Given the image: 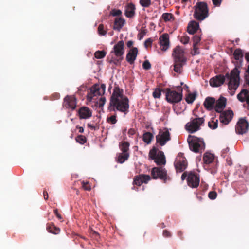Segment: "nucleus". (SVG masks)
I'll return each mask as SVG.
<instances>
[{
	"instance_id": "nucleus-10",
	"label": "nucleus",
	"mask_w": 249,
	"mask_h": 249,
	"mask_svg": "<svg viewBox=\"0 0 249 249\" xmlns=\"http://www.w3.org/2000/svg\"><path fill=\"white\" fill-rule=\"evenodd\" d=\"M106 90V85L105 84H95L90 89V92L87 94V100L91 101L93 97L100 96L104 94Z\"/></svg>"
},
{
	"instance_id": "nucleus-28",
	"label": "nucleus",
	"mask_w": 249,
	"mask_h": 249,
	"mask_svg": "<svg viewBox=\"0 0 249 249\" xmlns=\"http://www.w3.org/2000/svg\"><path fill=\"white\" fill-rule=\"evenodd\" d=\"M233 56L235 60L239 61L240 66L239 67L241 66L243 58V53L242 50L240 48L235 49L233 52Z\"/></svg>"
},
{
	"instance_id": "nucleus-39",
	"label": "nucleus",
	"mask_w": 249,
	"mask_h": 249,
	"mask_svg": "<svg viewBox=\"0 0 249 249\" xmlns=\"http://www.w3.org/2000/svg\"><path fill=\"white\" fill-rule=\"evenodd\" d=\"M157 149L155 147H153L151 150H150L149 153V157L152 160H154L156 158L157 155Z\"/></svg>"
},
{
	"instance_id": "nucleus-6",
	"label": "nucleus",
	"mask_w": 249,
	"mask_h": 249,
	"mask_svg": "<svg viewBox=\"0 0 249 249\" xmlns=\"http://www.w3.org/2000/svg\"><path fill=\"white\" fill-rule=\"evenodd\" d=\"M194 18L198 20H203L208 16L209 9L205 2H198L194 6Z\"/></svg>"
},
{
	"instance_id": "nucleus-52",
	"label": "nucleus",
	"mask_w": 249,
	"mask_h": 249,
	"mask_svg": "<svg viewBox=\"0 0 249 249\" xmlns=\"http://www.w3.org/2000/svg\"><path fill=\"white\" fill-rule=\"evenodd\" d=\"M106 102V98L104 97H101L99 100V107H102Z\"/></svg>"
},
{
	"instance_id": "nucleus-57",
	"label": "nucleus",
	"mask_w": 249,
	"mask_h": 249,
	"mask_svg": "<svg viewBox=\"0 0 249 249\" xmlns=\"http://www.w3.org/2000/svg\"><path fill=\"white\" fill-rule=\"evenodd\" d=\"M54 213L55 215L56 216V217L59 219H62V217L61 216V214L60 213H59L58 210L57 209H55L54 210Z\"/></svg>"
},
{
	"instance_id": "nucleus-15",
	"label": "nucleus",
	"mask_w": 249,
	"mask_h": 249,
	"mask_svg": "<svg viewBox=\"0 0 249 249\" xmlns=\"http://www.w3.org/2000/svg\"><path fill=\"white\" fill-rule=\"evenodd\" d=\"M220 113V122L225 125L228 124L233 118V111L232 110H227Z\"/></svg>"
},
{
	"instance_id": "nucleus-22",
	"label": "nucleus",
	"mask_w": 249,
	"mask_h": 249,
	"mask_svg": "<svg viewBox=\"0 0 249 249\" xmlns=\"http://www.w3.org/2000/svg\"><path fill=\"white\" fill-rule=\"evenodd\" d=\"M78 113L80 119H88L92 116L91 110L86 107H81L79 109Z\"/></svg>"
},
{
	"instance_id": "nucleus-20",
	"label": "nucleus",
	"mask_w": 249,
	"mask_h": 249,
	"mask_svg": "<svg viewBox=\"0 0 249 249\" xmlns=\"http://www.w3.org/2000/svg\"><path fill=\"white\" fill-rule=\"evenodd\" d=\"M138 52V49L136 47H133L126 54V60L129 64L134 63L136 59Z\"/></svg>"
},
{
	"instance_id": "nucleus-25",
	"label": "nucleus",
	"mask_w": 249,
	"mask_h": 249,
	"mask_svg": "<svg viewBox=\"0 0 249 249\" xmlns=\"http://www.w3.org/2000/svg\"><path fill=\"white\" fill-rule=\"evenodd\" d=\"M199 27L198 23L196 21H191L188 24L187 31L190 34L193 35L198 30Z\"/></svg>"
},
{
	"instance_id": "nucleus-62",
	"label": "nucleus",
	"mask_w": 249,
	"mask_h": 249,
	"mask_svg": "<svg viewBox=\"0 0 249 249\" xmlns=\"http://www.w3.org/2000/svg\"><path fill=\"white\" fill-rule=\"evenodd\" d=\"M133 41H132V40H129L127 42V46L128 47V48H130L132 46V45H133Z\"/></svg>"
},
{
	"instance_id": "nucleus-48",
	"label": "nucleus",
	"mask_w": 249,
	"mask_h": 249,
	"mask_svg": "<svg viewBox=\"0 0 249 249\" xmlns=\"http://www.w3.org/2000/svg\"><path fill=\"white\" fill-rule=\"evenodd\" d=\"M147 33L146 30H142L138 35V38L139 40H141Z\"/></svg>"
},
{
	"instance_id": "nucleus-3",
	"label": "nucleus",
	"mask_w": 249,
	"mask_h": 249,
	"mask_svg": "<svg viewBox=\"0 0 249 249\" xmlns=\"http://www.w3.org/2000/svg\"><path fill=\"white\" fill-rule=\"evenodd\" d=\"M173 70L178 74L183 71V67L186 64L187 58L184 55V50L179 46H176L173 51Z\"/></svg>"
},
{
	"instance_id": "nucleus-63",
	"label": "nucleus",
	"mask_w": 249,
	"mask_h": 249,
	"mask_svg": "<svg viewBox=\"0 0 249 249\" xmlns=\"http://www.w3.org/2000/svg\"><path fill=\"white\" fill-rule=\"evenodd\" d=\"M178 236L181 239H183V232L181 231H179L177 232Z\"/></svg>"
},
{
	"instance_id": "nucleus-41",
	"label": "nucleus",
	"mask_w": 249,
	"mask_h": 249,
	"mask_svg": "<svg viewBox=\"0 0 249 249\" xmlns=\"http://www.w3.org/2000/svg\"><path fill=\"white\" fill-rule=\"evenodd\" d=\"M98 33L100 36H106L107 34V31L104 29V25L101 24L98 27Z\"/></svg>"
},
{
	"instance_id": "nucleus-60",
	"label": "nucleus",
	"mask_w": 249,
	"mask_h": 249,
	"mask_svg": "<svg viewBox=\"0 0 249 249\" xmlns=\"http://www.w3.org/2000/svg\"><path fill=\"white\" fill-rule=\"evenodd\" d=\"M229 151V148L228 147L226 148V149H223L222 150V156L223 157H225V154L227 152H228Z\"/></svg>"
},
{
	"instance_id": "nucleus-29",
	"label": "nucleus",
	"mask_w": 249,
	"mask_h": 249,
	"mask_svg": "<svg viewBox=\"0 0 249 249\" xmlns=\"http://www.w3.org/2000/svg\"><path fill=\"white\" fill-rule=\"evenodd\" d=\"M46 228L48 232L54 234H57L60 231V229L56 227L53 223L48 224Z\"/></svg>"
},
{
	"instance_id": "nucleus-53",
	"label": "nucleus",
	"mask_w": 249,
	"mask_h": 249,
	"mask_svg": "<svg viewBox=\"0 0 249 249\" xmlns=\"http://www.w3.org/2000/svg\"><path fill=\"white\" fill-rule=\"evenodd\" d=\"M82 187L85 190L89 191L91 189L90 186L88 182H82Z\"/></svg>"
},
{
	"instance_id": "nucleus-27",
	"label": "nucleus",
	"mask_w": 249,
	"mask_h": 249,
	"mask_svg": "<svg viewBox=\"0 0 249 249\" xmlns=\"http://www.w3.org/2000/svg\"><path fill=\"white\" fill-rule=\"evenodd\" d=\"M135 6L133 3L128 4L125 10V15L128 18H132L135 15Z\"/></svg>"
},
{
	"instance_id": "nucleus-56",
	"label": "nucleus",
	"mask_w": 249,
	"mask_h": 249,
	"mask_svg": "<svg viewBox=\"0 0 249 249\" xmlns=\"http://www.w3.org/2000/svg\"><path fill=\"white\" fill-rule=\"evenodd\" d=\"M222 0H212L213 5L216 6H219Z\"/></svg>"
},
{
	"instance_id": "nucleus-2",
	"label": "nucleus",
	"mask_w": 249,
	"mask_h": 249,
	"mask_svg": "<svg viewBox=\"0 0 249 249\" xmlns=\"http://www.w3.org/2000/svg\"><path fill=\"white\" fill-rule=\"evenodd\" d=\"M240 71L236 66L229 74L227 73L225 76L219 74L210 79V85L213 87H218L222 85L227 78L229 80L228 89L231 91V94L233 95L240 84Z\"/></svg>"
},
{
	"instance_id": "nucleus-58",
	"label": "nucleus",
	"mask_w": 249,
	"mask_h": 249,
	"mask_svg": "<svg viewBox=\"0 0 249 249\" xmlns=\"http://www.w3.org/2000/svg\"><path fill=\"white\" fill-rule=\"evenodd\" d=\"M135 133L136 131L135 129L133 128L130 129L128 131V134L130 137L134 135L135 134Z\"/></svg>"
},
{
	"instance_id": "nucleus-38",
	"label": "nucleus",
	"mask_w": 249,
	"mask_h": 249,
	"mask_svg": "<svg viewBox=\"0 0 249 249\" xmlns=\"http://www.w3.org/2000/svg\"><path fill=\"white\" fill-rule=\"evenodd\" d=\"M106 55V52L104 51H97L94 53V56L97 59H101L104 58Z\"/></svg>"
},
{
	"instance_id": "nucleus-46",
	"label": "nucleus",
	"mask_w": 249,
	"mask_h": 249,
	"mask_svg": "<svg viewBox=\"0 0 249 249\" xmlns=\"http://www.w3.org/2000/svg\"><path fill=\"white\" fill-rule=\"evenodd\" d=\"M217 194L215 191H210L208 194V197L211 200L215 199L217 197Z\"/></svg>"
},
{
	"instance_id": "nucleus-33",
	"label": "nucleus",
	"mask_w": 249,
	"mask_h": 249,
	"mask_svg": "<svg viewBox=\"0 0 249 249\" xmlns=\"http://www.w3.org/2000/svg\"><path fill=\"white\" fill-rule=\"evenodd\" d=\"M218 121L215 118H212V120L208 122V125L212 129H215L217 128Z\"/></svg>"
},
{
	"instance_id": "nucleus-47",
	"label": "nucleus",
	"mask_w": 249,
	"mask_h": 249,
	"mask_svg": "<svg viewBox=\"0 0 249 249\" xmlns=\"http://www.w3.org/2000/svg\"><path fill=\"white\" fill-rule=\"evenodd\" d=\"M190 40V38L187 36H183L180 38V42L184 44H187Z\"/></svg>"
},
{
	"instance_id": "nucleus-19",
	"label": "nucleus",
	"mask_w": 249,
	"mask_h": 249,
	"mask_svg": "<svg viewBox=\"0 0 249 249\" xmlns=\"http://www.w3.org/2000/svg\"><path fill=\"white\" fill-rule=\"evenodd\" d=\"M76 99L71 96H66L64 98V105L66 108H70L74 110L76 107Z\"/></svg>"
},
{
	"instance_id": "nucleus-1",
	"label": "nucleus",
	"mask_w": 249,
	"mask_h": 249,
	"mask_svg": "<svg viewBox=\"0 0 249 249\" xmlns=\"http://www.w3.org/2000/svg\"><path fill=\"white\" fill-rule=\"evenodd\" d=\"M128 98L124 95L123 90L119 86H115L109 99L107 110L109 112L118 111L124 114L129 111Z\"/></svg>"
},
{
	"instance_id": "nucleus-59",
	"label": "nucleus",
	"mask_w": 249,
	"mask_h": 249,
	"mask_svg": "<svg viewBox=\"0 0 249 249\" xmlns=\"http://www.w3.org/2000/svg\"><path fill=\"white\" fill-rule=\"evenodd\" d=\"M188 172H184L181 175V178L182 180L185 179L186 178H188Z\"/></svg>"
},
{
	"instance_id": "nucleus-5",
	"label": "nucleus",
	"mask_w": 249,
	"mask_h": 249,
	"mask_svg": "<svg viewBox=\"0 0 249 249\" xmlns=\"http://www.w3.org/2000/svg\"><path fill=\"white\" fill-rule=\"evenodd\" d=\"M183 89L181 86H178L176 89L166 88L164 92L166 95V99L169 103L175 104L179 102L182 99Z\"/></svg>"
},
{
	"instance_id": "nucleus-43",
	"label": "nucleus",
	"mask_w": 249,
	"mask_h": 249,
	"mask_svg": "<svg viewBox=\"0 0 249 249\" xmlns=\"http://www.w3.org/2000/svg\"><path fill=\"white\" fill-rule=\"evenodd\" d=\"M161 90L159 88H156L153 91L152 95L155 98H160L161 96Z\"/></svg>"
},
{
	"instance_id": "nucleus-36",
	"label": "nucleus",
	"mask_w": 249,
	"mask_h": 249,
	"mask_svg": "<svg viewBox=\"0 0 249 249\" xmlns=\"http://www.w3.org/2000/svg\"><path fill=\"white\" fill-rule=\"evenodd\" d=\"M116 117H117V116H116V114L112 115L109 117H107V122L108 123L111 124H115L117 122Z\"/></svg>"
},
{
	"instance_id": "nucleus-45",
	"label": "nucleus",
	"mask_w": 249,
	"mask_h": 249,
	"mask_svg": "<svg viewBox=\"0 0 249 249\" xmlns=\"http://www.w3.org/2000/svg\"><path fill=\"white\" fill-rule=\"evenodd\" d=\"M193 45H197L201 40V37L198 35H195L193 38Z\"/></svg>"
},
{
	"instance_id": "nucleus-16",
	"label": "nucleus",
	"mask_w": 249,
	"mask_h": 249,
	"mask_svg": "<svg viewBox=\"0 0 249 249\" xmlns=\"http://www.w3.org/2000/svg\"><path fill=\"white\" fill-rule=\"evenodd\" d=\"M159 42L161 50H167L170 46L169 35L167 33L162 34L159 38Z\"/></svg>"
},
{
	"instance_id": "nucleus-12",
	"label": "nucleus",
	"mask_w": 249,
	"mask_h": 249,
	"mask_svg": "<svg viewBox=\"0 0 249 249\" xmlns=\"http://www.w3.org/2000/svg\"><path fill=\"white\" fill-rule=\"evenodd\" d=\"M187 184L192 188H197L200 182L199 176L196 173L190 171L188 172L187 178Z\"/></svg>"
},
{
	"instance_id": "nucleus-35",
	"label": "nucleus",
	"mask_w": 249,
	"mask_h": 249,
	"mask_svg": "<svg viewBox=\"0 0 249 249\" xmlns=\"http://www.w3.org/2000/svg\"><path fill=\"white\" fill-rule=\"evenodd\" d=\"M196 96V93H189L185 98V101L188 104H192L195 100Z\"/></svg>"
},
{
	"instance_id": "nucleus-50",
	"label": "nucleus",
	"mask_w": 249,
	"mask_h": 249,
	"mask_svg": "<svg viewBox=\"0 0 249 249\" xmlns=\"http://www.w3.org/2000/svg\"><path fill=\"white\" fill-rule=\"evenodd\" d=\"M122 14V12L121 10L118 9H113L111 11V14L113 16H120Z\"/></svg>"
},
{
	"instance_id": "nucleus-40",
	"label": "nucleus",
	"mask_w": 249,
	"mask_h": 249,
	"mask_svg": "<svg viewBox=\"0 0 249 249\" xmlns=\"http://www.w3.org/2000/svg\"><path fill=\"white\" fill-rule=\"evenodd\" d=\"M76 140V141L81 144H84L86 142H87V138L85 136H83V135H78L75 139Z\"/></svg>"
},
{
	"instance_id": "nucleus-64",
	"label": "nucleus",
	"mask_w": 249,
	"mask_h": 249,
	"mask_svg": "<svg viewBox=\"0 0 249 249\" xmlns=\"http://www.w3.org/2000/svg\"><path fill=\"white\" fill-rule=\"evenodd\" d=\"M245 58L247 62H249V52L245 53Z\"/></svg>"
},
{
	"instance_id": "nucleus-24",
	"label": "nucleus",
	"mask_w": 249,
	"mask_h": 249,
	"mask_svg": "<svg viewBox=\"0 0 249 249\" xmlns=\"http://www.w3.org/2000/svg\"><path fill=\"white\" fill-rule=\"evenodd\" d=\"M154 161L158 165H161L165 164V157L163 152L161 151H158L157 157L154 159Z\"/></svg>"
},
{
	"instance_id": "nucleus-42",
	"label": "nucleus",
	"mask_w": 249,
	"mask_h": 249,
	"mask_svg": "<svg viewBox=\"0 0 249 249\" xmlns=\"http://www.w3.org/2000/svg\"><path fill=\"white\" fill-rule=\"evenodd\" d=\"M140 4L144 7H148L151 4V0H140Z\"/></svg>"
},
{
	"instance_id": "nucleus-37",
	"label": "nucleus",
	"mask_w": 249,
	"mask_h": 249,
	"mask_svg": "<svg viewBox=\"0 0 249 249\" xmlns=\"http://www.w3.org/2000/svg\"><path fill=\"white\" fill-rule=\"evenodd\" d=\"M161 17L165 22L169 21L171 19L174 18V16L173 14L169 13H163Z\"/></svg>"
},
{
	"instance_id": "nucleus-14",
	"label": "nucleus",
	"mask_w": 249,
	"mask_h": 249,
	"mask_svg": "<svg viewBox=\"0 0 249 249\" xmlns=\"http://www.w3.org/2000/svg\"><path fill=\"white\" fill-rule=\"evenodd\" d=\"M249 128V124L248 122L246 119L241 118L236 124L235 131L237 134H243L248 131Z\"/></svg>"
},
{
	"instance_id": "nucleus-44",
	"label": "nucleus",
	"mask_w": 249,
	"mask_h": 249,
	"mask_svg": "<svg viewBox=\"0 0 249 249\" xmlns=\"http://www.w3.org/2000/svg\"><path fill=\"white\" fill-rule=\"evenodd\" d=\"M142 68L145 70H149L151 68V65L148 60H145L142 64Z\"/></svg>"
},
{
	"instance_id": "nucleus-31",
	"label": "nucleus",
	"mask_w": 249,
	"mask_h": 249,
	"mask_svg": "<svg viewBox=\"0 0 249 249\" xmlns=\"http://www.w3.org/2000/svg\"><path fill=\"white\" fill-rule=\"evenodd\" d=\"M129 157L128 153H119L118 156L117 161L120 163H124L125 160H127Z\"/></svg>"
},
{
	"instance_id": "nucleus-18",
	"label": "nucleus",
	"mask_w": 249,
	"mask_h": 249,
	"mask_svg": "<svg viewBox=\"0 0 249 249\" xmlns=\"http://www.w3.org/2000/svg\"><path fill=\"white\" fill-rule=\"evenodd\" d=\"M226 99L223 96H221L216 102L215 101V110L218 113L222 112L226 107Z\"/></svg>"
},
{
	"instance_id": "nucleus-7",
	"label": "nucleus",
	"mask_w": 249,
	"mask_h": 249,
	"mask_svg": "<svg viewBox=\"0 0 249 249\" xmlns=\"http://www.w3.org/2000/svg\"><path fill=\"white\" fill-rule=\"evenodd\" d=\"M151 175L153 179H159L164 183L171 180V178L167 174V170L163 167L153 168L151 171Z\"/></svg>"
},
{
	"instance_id": "nucleus-30",
	"label": "nucleus",
	"mask_w": 249,
	"mask_h": 249,
	"mask_svg": "<svg viewBox=\"0 0 249 249\" xmlns=\"http://www.w3.org/2000/svg\"><path fill=\"white\" fill-rule=\"evenodd\" d=\"M214 160V156L213 154L210 153H206L204 154L203 156L204 162L205 164H209L211 163Z\"/></svg>"
},
{
	"instance_id": "nucleus-32",
	"label": "nucleus",
	"mask_w": 249,
	"mask_h": 249,
	"mask_svg": "<svg viewBox=\"0 0 249 249\" xmlns=\"http://www.w3.org/2000/svg\"><path fill=\"white\" fill-rule=\"evenodd\" d=\"M153 138V134L150 132L144 133L143 135V141L144 142L149 144L151 142Z\"/></svg>"
},
{
	"instance_id": "nucleus-11",
	"label": "nucleus",
	"mask_w": 249,
	"mask_h": 249,
	"mask_svg": "<svg viewBox=\"0 0 249 249\" xmlns=\"http://www.w3.org/2000/svg\"><path fill=\"white\" fill-rule=\"evenodd\" d=\"M174 165L177 172H181L186 169L187 166V161L182 153H178Z\"/></svg>"
},
{
	"instance_id": "nucleus-17",
	"label": "nucleus",
	"mask_w": 249,
	"mask_h": 249,
	"mask_svg": "<svg viewBox=\"0 0 249 249\" xmlns=\"http://www.w3.org/2000/svg\"><path fill=\"white\" fill-rule=\"evenodd\" d=\"M151 177L149 175L141 174L135 177L133 180V184L141 186L143 183H146L150 180Z\"/></svg>"
},
{
	"instance_id": "nucleus-23",
	"label": "nucleus",
	"mask_w": 249,
	"mask_h": 249,
	"mask_svg": "<svg viewBox=\"0 0 249 249\" xmlns=\"http://www.w3.org/2000/svg\"><path fill=\"white\" fill-rule=\"evenodd\" d=\"M215 103V99L214 98L208 97L205 99L203 105L206 109L211 110L214 109Z\"/></svg>"
},
{
	"instance_id": "nucleus-13",
	"label": "nucleus",
	"mask_w": 249,
	"mask_h": 249,
	"mask_svg": "<svg viewBox=\"0 0 249 249\" xmlns=\"http://www.w3.org/2000/svg\"><path fill=\"white\" fill-rule=\"evenodd\" d=\"M156 142L162 146L171 140L170 134L168 130H160L159 134L156 136Z\"/></svg>"
},
{
	"instance_id": "nucleus-21",
	"label": "nucleus",
	"mask_w": 249,
	"mask_h": 249,
	"mask_svg": "<svg viewBox=\"0 0 249 249\" xmlns=\"http://www.w3.org/2000/svg\"><path fill=\"white\" fill-rule=\"evenodd\" d=\"M237 98L241 102H246L249 105V91L246 89H242L237 94Z\"/></svg>"
},
{
	"instance_id": "nucleus-8",
	"label": "nucleus",
	"mask_w": 249,
	"mask_h": 249,
	"mask_svg": "<svg viewBox=\"0 0 249 249\" xmlns=\"http://www.w3.org/2000/svg\"><path fill=\"white\" fill-rule=\"evenodd\" d=\"M203 117H196L192 119L191 121L185 125L186 130L191 133H193L200 130V126L204 124Z\"/></svg>"
},
{
	"instance_id": "nucleus-51",
	"label": "nucleus",
	"mask_w": 249,
	"mask_h": 249,
	"mask_svg": "<svg viewBox=\"0 0 249 249\" xmlns=\"http://www.w3.org/2000/svg\"><path fill=\"white\" fill-rule=\"evenodd\" d=\"M162 235L166 238L171 237L172 236V233L167 230H164L163 231Z\"/></svg>"
},
{
	"instance_id": "nucleus-26",
	"label": "nucleus",
	"mask_w": 249,
	"mask_h": 249,
	"mask_svg": "<svg viewBox=\"0 0 249 249\" xmlns=\"http://www.w3.org/2000/svg\"><path fill=\"white\" fill-rule=\"evenodd\" d=\"M125 23L124 19L121 18H116L114 20L113 29L120 31Z\"/></svg>"
},
{
	"instance_id": "nucleus-54",
	"label": "nucleus",
	"mask_w": 249,
	"mask_h": 249,
	"mask_svg": "<svg viewBox=\"0 0 249 249\" xmlns=\"http://www.w3.org/2000/svg\"><path fill=\"white\" fill-rule=\"evenodd\" d=\"M153 40L151 38H149L146 39L144 42V46L146 48L148 46H151Z\"/></svg>"
},
{
	"instance_id": "nucleus-49",
	"label": "nucleus",
	"mask_w": 249,
	"mask_h": 249,
	"mask_svg": "<svg viewBox=\"0 0 249 249\" xmlns=\"http://www.w3.org/2000/svg\"><path fill=\"white\" fill-rule=\"evenodd\" d=\"M244 79L245 82L249 83V65L248 66L247 69L246 71V72L244 75Z\"/></svg>"
},
{
	"instance_id": "nucleus-55",
	"label": "nucleus",
	"mask_w": 249,
	"mask_h": 249,
	"mask_svg": "<svg viewBox=\"0 0 249 249\" xmlns=\"http://www.w3.org/2000/svg\"><path fill=\"white\" fill-rule=\"evenodd\" d=\"M193 51H194V53H193L194 55H196V54H198L200 53V52L198 51V48L197 47V45H195V46L193 45Z\"/></svg>"
},
{
	"instance_id": "nucleus-61",
	"label": "nucleus",
	"mask_w": 249,
	"mask_h": 249,
	"mask_svg": "<svg viewBox=\"0 0 249 249\" xmlns=\"http://www.w3.org/2000/svg\"><path fill=\"white\" fill-rule=\"evenodd\" d=\"M43 196L45 200H47L48 199V194L46 190H44L43 191Z\"/></svg>"
},
{
	"instance_id": "nucleus-4",
	"label": "nucleus",
	"mask_w": 249,
	"mask_h": 249,
	"mask_svg": "<svg viewBox=\"0 0 249 249\" xmlns=\"http://www.w3.org/2000/svg\"><path fill=\"white\" fill-rule=\"evenodd\" d=\"M124 53V44L123 40L118 41L110 52L107 60L109 63L120 66Z\"/></svg>"
},
{
	"instance_id": "nucleus-34",
	"label": "nucleus",
	"mask_w": 249,
	"mask_h": 249,
	"mask_svg": "<svg viewBox=\"0 0 249 249\" xmlns=\"http://www.w3.org/2000/svg\"><path fill=\"white\" fill-rule=\"evenodd\" d=\"M129 143L127 142H124L119 145L120 148L122 153H128L129 150Z\"/></svg>"
},
{
	"instance_id": "nucleus-9",
	"label": "nucleus",
	"mask_w": 249,
	"mask_h": 249,
	"mask_svg": "<svg viewBox=\"0 0 249 249\" xmlns=\"http://www.w3.org/2000/svg\"><path fill=\"white\" fill-rule=\"evenodd\" d=\"M187 141L190 149L192 151L198 153L203 150L204 143L200 139L194 136L189 135Z\"/></svg>"
}]
</instances>
